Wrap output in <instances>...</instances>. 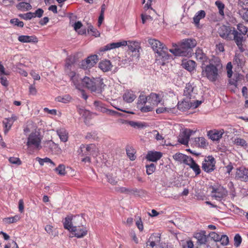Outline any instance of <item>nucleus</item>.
<instances>
[{
	"label": "nucleus",
	"mask_w": 248,
	"mask_h": 248,
	"mask_svg": "<svg viewBox=\"0 0 248 248\" xmlns=\"http://www.w3.org/2000/svg\"><path fill=\"white\" fill-rule=\"evenodd\" d=\"M242 239L240 235L238 233L236 234L234 237V245L236 247H238L240 246L242 243Z\"/></svg>",
	"instance_id": "49"
},
{
	"label": "nucleus",
	"mask_w": 248,
	"mask_h": 248,
	"mask_svg": "<svg viewBox=\"0 0 248 248\" xmlns=\"http://www.w3.org/2000/svg\"><path fill=\"white\" fill-rule=\"evenodd\" d=\"M239 14L244 20L248 22V9L240 11Z\"/></svg>",
	"instance_id": "57"
},
{
	"label": "nucleus",
	"mask_w": 248,
	"mask_h": 248,
	"mask_svg": "<svg viewBox=\"0 0 248 248\" xmlns=\"http://www.w3.org/2000/svg\"><path fill=\"white\" fill-rule=\"evenodd\" d=\"M36 160L38 161L39 164L42 166L44 165L45 163H50V167H54L56 166L55 163L51 159L47 157L44 158H41L40 157H37L36 158Z\"/></svg>",
	"instance_id": "34"
},
{
	"label": "nucleus",
	"mask_w": 248,
	"mask_h": 248,
	"mask_svg": "<svg viewBox=\"0 0 248 248\" xmlns=\"http://www.w3.org/2000/svg\"><path fill=\"white\" fill-rule=\"evenodd\" d=\"M18 40L21 43H37L38 42V38L34 35H20L18 37Z\"/></svg>",
	"instance_id": "24"
},
{
	"label": "nucleus",
	"mask_w": 248,
	"mask_h": 248,
	"mask_svg": "<svg viewBox=\"0 0 248 248\" xmlns=\"http://www.w3.org/2000/svg\"><path fill=\"white\" fill-rule=\"evenodd\" d=\"M162 156V153L157 151H149L146 156L147 160L152 162H156Z\"/></svg>",
	"instance_id": "22"
},
{
	"label": "nucleus",
	"mask_w": 248,
	"mask_h": 248,
	"mask_svg": "<svg viewBox=\"0 0 248 248\" xmlns=\"http://www.w3.org/2000/svg\"><path fill=\"white\" fill-rule=\"evenodd\" d=\"M43 13H44L43 10L41 8H39L37 10H36L34 13H33V14L34 16L33 17L34 18L36 17H37L39 18L41 17L43 15Z\"/></svg>",
	"instance_id": "64"
},
{
	"label": "nucleus",
	"mask_w": 248,
	"mask_h": 248,
	"mask_svg": "<svg viewBox=\"0 0 248 248\" xmlns=\"http://www.w3.org/2000/svg\"><path fill=\"white\" fill-rule=\"evenodd\" d=\"M123 97L125 102L129 103L134 101L136 98V95L133 91L127 90L124 93Z\"/></svg>",
	"instance_id": "25"
},
{
	"label": "nucleus",
	"mask_w": 248,
	"mask_h": 248,
	"mask_svg": "<svg viewBox=\"0 0 248 248\" xmlns=\"http://www.w3.org/2000/svg\"><path fill=\"white\" fill-rule=\"evenodd\" d=\"M94 105L96 107V109L104 113H108V109L106 108L104 104L100 101H95L94 102Z\"/></svg>",
	"instance_id": "36"
},
{
	"label": "nucleus",
	"mask_w": 248,
	"mask_h": 248,
	"mask_svg": "<svg viewBox=\"0 0 248 248\" xmlns=\"http://www.w3.org/2000/svg\"><path fill=\"white\" fill-rule=\"evenodd\" d=\"M128 48L132 52L135 51L139 47V44L138 42H129Z\"/></svg>",
	"instance_id": "44"
},
{
	"label": "nucleus",
	"mask_w": 248,
	"mask_h": 248,
	"mask_svg": "<svg viewBox=\"0 0 248 248\" xmlns=\"http://www.w3.org/2000/svg\"><path fill=\"white\" fill-rule=\"evenodd\" d=\"M54 170L60 175L64 176L66 174L65 167L63 164H60Z\"/></svg>",
	"instance_id": "41"
},
{
	"label": "nucleus",
	"mask_w": 248,
	"mask_h": 248,
	"mask_svg": "<svg viewBox=\"0 0 248 248\" xmlns=\"http://www.w3.org/2000/svg\"><path fill=\"white\" fill-rule=\"evenodd\" d=\"M234 76L235 77V79H230V83L236 86L237 81L239 80L242 78V76L237 74H234Z\"/></svg>",
	"instance_id": "59"
},
{
	"label": "nucleus",
	"mask_w": 248,
	"mask_h": 248,
	"mask_svg": "<svg viewBox=\"0 0 248 248\" xmlns=\"http://www.w3.org/2000/svg\"><path fill=\"white\" fill-rule=\"evenodd\" d=\"M194 161V160L193 159V158L189 156L185 155L182 163L190 166L191 164H192L193 163Z\"/></svg>",
	"instance_id": "50"
},
{
	"label": "nucleus",
	"mask_w": 248,
	"mask_h": 248,
	"mask_svg": "<svg viewBox=\"0 0 248 248\" xmlns=\"http://www.w3.org/2000/svg\"><path fill=\"white\" fill-rule=\"evenodd\" d=\"M212 198L221 201L228 196L227 190L220 185L216 184L209 187Z\"/></svg>",
	"instance_id": "5"
},
{
	"label": "nucleus",
	"mask_w": 248,
	"mask_h": 248,
	"mask_svg": "<svg viewBox=\"0 0 248 248\" xmlns=\"http://www.w3.org/2000/svg\"><path fill=\"white\" fill-rule=\"evenodd\" d=\"M126 152L128 157L131 160L134 161L136 159V156L135 155L136 152L133 147L127 146L126 147Z\"/></svg>",
	"instance_id": "33"
},
{
	"label": "nucleus",
	"mask_w": 248,
	"mask_h": 248,
	"mask_svg": "<svg viewBox=\"0 0 248 248\" xmlns=\"http://www.w3.org/2000/svg\"><path fill=\"white\" fill-rule=\"evenodd\" d=\"M17 8L20 11H25L31 10V5L28 2H21L16 5Z\"/></svg>",
	"instance_id": "37"
},
{
	"label": "nucleus",
	"mask_w": 248,
	"mask_h": 248,
	"mask_svg": "<svg viewBox=\"0 0 248 248\" xmlns=\"http://www.w3.org/2000/svg\"><path fill=\"white\" fill-rule=\"evenodd\" d=\"M74 58L72 56L68 57L65 60V70L69 69L74 63Z\"/></svg>",
	"instance_id": "42"
},
{
	"label": "nucleus",
	"mask_w": 248,
	"mask_h": 248,
	"mask_svg": "<svg viewBox=\"0 0 248 248\" xmlns=\"http://www.w3.org/2000/svg\"><path fill=\"white\" fill-rule=\"evenodd\" d=\"M189 167L192 169V170L194 171L196 175H199L201 172V170L200 168V166L198 165V164H197L195 161H194L193 163L191 164V165L189 166Z\"/></svg>",
	"instance_id": "45"
},
{
	"label": "nucleus",
	"mask_w": 248,
	"mask_h": 248,
	"mask_svg": "<svg viewBox=\"0 0 248 248\" xmlns=\"http://www.w3.org/2000/svg\"><path fill=\"white\" fill-rule=\"evenodd\" d=\"M138 109L143 113H146L153 111L154 107L152 105H145L138 108Z\"/></svg>",
	"instance_id": "47"
},
{
	"label": "nucleus",
	"mask_w": 248,
	"mask_h": 248,
	"mask_svg": "<svg viewBox=\"0 0 248 248\" xmlns=\"http://www.w3.org/2000/svg\"><path fill=\"white\" fill-rule=\"evenodd\" d=\"M9 161L11 163L17 165H20L22 164L21 161L18 157H10Z\"/></svg>",
	"instance_id": "58"
},
{
	"label": "nucleus",
	"mask_w": 248,
	"mask_h": 248,
	"mask_svg": "<svg viewBox=\"0 0 248 248\" xmlns=\"http://www.w3.org/2000/svg\"><path fill=\"white\" fill-rule=\"evenodd\" d=\"M232 65L231 62H229L226 65V70L227 73V76L229 78H231L232 76Z\"/></svg>",
	"instance_id": "52"
},
{
	"label": "nucleus",
	"mask_w": 248,
	"mask_h": 248,
	"mask_svg": "<svg viewBox=\"0 0 248 248\" xmlns=\"http://www.w3.org/2000/svg\"><path fill=\"white\" fill-rule=\"evenodd\" d=\"M205 15V12L203 10H200L193 17V21L196 26H199L200 20L204 18Z\"/></svg>",
	"instance_id": "29"
},
{
	"label": "nucleus",
	"mask_w": 248,
	"mask_h": 248,
	"mask_svg": "<svg viewBox=\"0 0 248 248\" xmlns=\"http://www.w3.org/2000/svg\"><path fill=\"white\" fill-rule=\"evenodd\" d=\"M149 103L157 106L160 103L163 97L162 94L151 93L149 95Z\"/></svg>",
	"instance_id": "16"
},
{
	"label": "nucleus",
	"mask_w": 248,
	"mask_h": 248,
	"mask_svg": "<svg viewBox=\"0 0 248 248\" xmlns=\"http://www.w3.org/2000/svg\"><path fill=\"white\" fill-rule=\"evenodd\" d=\"M238 5L243 8V10L248 9V0H239Z\"/></svg>",
	"instance_id": "61"
},
{
	"label": "nucleus",
	"mask_w": 248,
	"mask_h": 248,
	"mask_svg": "<svg viewBox=\"0 0 248 248\" xmlns=\"http://www.w3.org/2000/svg\"><path fill=\"white\" fill-rule=\"evenodd\" d=\"M235 177L243 181H248V169L244 167L239 168L237 169Z\"/></svg>",
	"instance_id": "15"
},
{
	"label": "nucleus",
	"mask_w": 248,
	"mask_h": 248,
	"mask_svg": "<svg viewBox=\"0 0 248 248\" xmlns=\"http://www.w3.org/2000/svg\"><path fill=\"white\" fill-rule=\"evenodd\" d=\"M98 61V59L97 55H90L80 62L79 67L83 69H90L93 67L97 62Z\"/></svg>",
	"instance_id": "10"
},
{
	"label": "nucleus",
	"mask_w": 248,
	"mask_h": 248,
	"mask_svg": "<svg viewBox=\"0 0 248 248\" xmlns=\"http://www.w3.org/2000/svg\"><path fill=\"white\" fill-rule=\"evenodd\" d=\"M127 43L126 41H123L122 42L112 43L108 44L105 46L102 47L100 48V51H106L111 50L112 49L119 48L121 46H126Z\"/></svg>",
	"instance_id": "14"
},
{
	"label": "nucleus",
	"mask_w": 248,
	"mask_h": 248,
	"mask_svg": "<svg viewBox=\"0 0 248 248\" xmlns=\"http://www.w3.org/2000/svg\"><path fill=\"white\" fill-rule=\"evenodd\" d=\"M216 163L215 159L213 156L206 157L202 162V169L204 171L210 173L215 170Z\"/></svg>",
	"instance_id": "9"
},
{
	"label": "nucleus",
	"mask_w": 248,
	"mask_h": 248,
	"mask_svg": "<svg viewBox=\"0 0 248 248\" xmlns=\"http://www.w3.org/2000/svg\"><path fill=\"white\" fill-rule=\"evenodd\" d=\"M41 140L39 133L36 132H32L29 135L27 145L28 147L33 146L39 150L41 148Z\"/></svg>",
	"instance_id": "8"
},
{
	"label": "nucleus",
	"mask_w": 248,
	"mask_h": 248,
	"mask_svg": "<svg viewBox=\"0 0 248 248\" xmlns=\"http://www.w3.org/2000/svg\"><path fill=\"white\" fill-rule=\"evenodd\" d=\"M19 220V217L17 215L14 217H5L3 219V221L5 224L13 223L17 222Z\"/></svg>",
	"instance_id": "40"
},
{
	"label": "nucleus",
	"mask_w": 248,
	"mask_h": 248,
	"mask_svg": "<svg viewBox=\"0 0 248 248\" xmlns=\"http://www.w3.org/2000/svg\"><path fill=\"white\" fill-rule=\"evenodd\" d=\"M196 45L197 42L194 39H183L179 44L178 47L170 49V51L175 56H186Z\"/></svg>",
	"instance_id": "3"
},
{
	"label": "nucleus",
	"mask_w": 248,
	"mask_h": 248,
	"mask_svg": "<svg viewBox=\"0 0 248 248\" xmlns=\"http://www.w3.org/2000/svg\"><path fill=\"white\" fill-rule=\"evenodd\" d=\"M224 133V130H219L214 129L210 130L207 132V136L213 141L218 140H220Z\"/></svg>",
	"instance_id": "18"
},
{
	"label": "nucleus",
	"mask_w": 248,
	"mask_h": 248,
	"mask_svg": "<svg viewBox=\"0 0 248 248\" xmlns=\"http://www.w3.org/2000/svg\"><path fill=\"white\" fill-rule=\"evenodd\" d=\"M194 146L205 149L208 146V142L203 137L195 138L193 140Z\"/></svg>",
	"instance_id": "21"
},
{
	"label": "nucleus",
	"mask_w": 248,
	"mask_h": 248,
	"mask_svg": "<svg viewBox=\"0 0 248 248\" xmlns=\"http://www.w3.org/2000/svg\"><path fill=\"white\" fill-rule=\"evenodd\" d=\"M20 16L25 20H30L31 18H34V16L32 12H28L26 14L22 15Z\"/></svg>",
	"instance_id": "63"
},
{
	"label": "nucleus",
	"mask_w": 248,
	"mask_h": 248,
	"mask_svg": "<svg viewBox=\"0 0 248 248\" xmlns=\"http://www.w3.org/2000/svg\"><path fill=\"white\" fill-rule=\"evenodd\" d=\"M160 241V237L158 234L153 233L151 234L147 242H146L147 246H149L154 248L156 245L159 244Z\"/></svg>",
	"instance_id": "23"
},
{
	"label": "nucleus",
	"mask_w": 248,
	"mask_h": 248,
	"mask_svg": "<svg viewBox=\"0 0 248 248\" xmlns=\"http://www.w3.org/2000/svg\"><path fill=\"white\" fill-rule=\"evenodd\" d=\"M216 51L217 53H220L224 51V45L223 43H219L216 45Z\"/></svg>",
	"instance_id": "60"
},
{
	"label": "nucleus",
	"mask_w": 248,
	"mask_h": 248,
	"mask_svg": "<svg viewBox=\"0 0 248 248\" xmlns=\"http://www.w3.org/2000/svg\"><path fill=\"white\" fill-rule=\"evenodd\" d=\"M148 43L151 46L153 50L157 53L159 56L163 58L167 59L169 57L168 49L163 43L155 39H149Z\"/></svg>",
	"instance_id": "4"
},
{
	"label": "nucleus",
	"mask_w": 248,
	"mask_h": 248,
	"mask_svg": "<svg viewBox=\"0 0 248 248\" xmlns=\"http://www.w3.org/2000/svg\"><path fill=\"white\" fill-rule=\"evenodd\" d=\"M146 173L148 175L153 174L156 169V166L154 163L146 165Z\"/></svg>",
	"instance_id": "46"
},
{
	"label": "nucleus",
	"mask_w": 248,
	"mask_h": 248,
	"mask_svg": "<svg viewBox=\"0 0 248 248\" xmlns=\"http://www.w3.org/2000/svg\"><path fill=\"white\" fill-rule=\"evenodd\" d=\"M185 156V155L182 153H177L173 156V157L176 161L182 163Z\"/></svg>",
	"instance_id": "56"
},
{
	"label": "nucleus",
	"mask_w": 248,
	"mask_h": 248,
	"mask_svg": "<svg viewBox=\"0 0 248 248\" xmlns=\"http://www.w3.org/2000/svg\"><path fill=\"white\" fill-rule=\"evenodd\" d=\"M215 4L217 6L219 10V14L221 16H224V9L225 8L224 4L220 0H217L215 2Z\"/></svg>",
	"instance_id": "43"
},
{
	"label": "nucleus",
	"mask_w": 248,
	"mask_h": 248,
	"mask_svg": "<svg viewBox=\"0 0 248 248\" xmlns=\"http://www.w3.org/2000/svg\"><path fill=\"white\" fill-rule=\"evenodd\" d=\"M149 101V97L144 95L140 94L138 100L137 102V108H139L140 107L144 106L146 104L147 101Z\"/></svg>",
	"instance_id": "35"
},
{
	"label": "nucleus",
	"mask_w": 248,
	"mask_h": 248,
	"mask_svg": "<svg viewBox=\"0 0 248 248\" xmlns=\"http://www.w3.org/2000/svg\"><path fill=\"white\" fill-rule=\"evenodd\" d=\"M236 30L234 28L225 25H222L219 27L217 33L219 36L227 41H232V35Z\"/></svg>",
	"instance_id": "6"
},
{
	"label": "nucleus",
	"mask_w": 248,
	"mask_h": 248,
	"mask_svg": "<svg viewBox=\"0 0 248 248\" xmlns=\"http://www.w3.org/2000/svg\"><path fill=\"white\" fill-rule=\"evenodd\" d=\"M182 65L184 68L189 71H192L194 70L196 66V62L192 60L183 61Z\"/></svg>",
	"instance_id": "31"
},
{
	"label": "nucleus",
	"mask_w": 248,
	"mask_h": 248,
	"mask_svg": "<svg viewBox=\"0 0 248 248\" xmlns=\"http://www.w3.org/2000/svg\"><path fill=\"white\" fill-rule=\"evenodd\" d=\"M44 146L46 150L48 149L55 154H58L61 150L59 145L51 140L46 141L44 143Z\"/></svg>",
	"instance_id": "17"
},
{
	"label": "nucleus",
	"mask_w": 248,
	"mask_h": 248,
	"mask_svg": "<svg viewBox=\"0 0 248 248\" xmlns=\"http://www.w3.org/2000/svg\"><path fill=\"white\" fill-rule=\"evenodd\" d=\"M223 246H226L229 244V238L226 235H222L219 240Z\"/></svg>",
	"instance_id": "54"
},
{
	"label": "nucleus",
	"mask_w": 248,
	"mask_h": 248,
	"mask_svg": "<svg viewBox=\"0 0 248 248\" xmlns=\"http://www.w3.org/2000/svg\"><path fill=\"white\" fill-rule=\"evenodd\" d=\"M237 29L239 31V33H241L243 35H245L248 32L247 28L241 23H239L237 25Z\"/></svg>",
	"instance_id": "48"
},
{
	"label": "nucleus",
	"mask_w": 248,
	"mask_h": 248,
	"mask_svg": "<svg viewBox=\"0 0 248 248\" xmlns=\"http://www.w3.org/2000/svg\"><path fill=\"white\" fill-rule=\"evenodd\" d=\"M101 81L94 78H90L85 77L81 80V83L84 86L92 92L96 91L99 88Z\"/></svg>",
	"instance_id": "7"
},
{
	"label": "nucleus",
	"mask_w": 248,
	"mask_h": 248,
	"mask_svg": "<svg viewBox=\"0 0 248 248\" xmlns=\"http://www.w3.org/2000/svg\"><path fill=\"white\" fill-rule=\"evenodd\" d=\"M195 237L197 239L198 243L201 245L205 244L207 242V237L204 231L196 233Z\"/></svg>",
	"instance_id": "30"
},
{
	"label": "nucleus",
	"mask_w": 248,
	"mask_h": 248,
	"mask_svg": "<svg viewBox=\"0 0 248 248\" xmlns=\"http://www.w3.org/2000/svg\"><path fill=\"white\" fill-rule=\"evenodd\" d=\"M10 23L15 26H16L17 27H23L24 26V23L23 22L20 21L17 18H14L10 20Z\"/></svg>",
	"instance_id": "53"
},
{
	"label": "nucleus",
	"mask_w": 248,
	"mask_h": 248,
	"mask_svg": "<svg viewBox=\"0 0 248 248\" xmlns=\"http://www.w3.org/2000/svg\"><path fill=\"white\" fill-rule=\"evenodd\" d=\"M6 76V75L0 74V83L4 87H7L9 85V82Z\"/></svg>",
	"instance_id": "51"
},
{
	"label": "nucleus",
	"mask_w": 248,
	"mask_h": 248,
	"mask_svg": "<svg viewBox=\"0 0 248 248\" xmlns=\"http://www.w3.org/2000/svg\"><path fill=\"white\" fill-rule=\"evenodd\" d=\"M245 58L243 54L240 53H236L233 60V63L238 67L242 68L245 63Z\"/></svg>",
	"instance_id": "19"
},
{
	"label": "nucleus",
	"mask_w": 248,
	"mask_h": 248,
	"mask_svg": "<svg viewBox=\"0 0 248 248\" xmlns=\"http://www.w3.org/2000/svg\"><path fill=\"white\" fill-rule=\"evenodd\" d=\"M202 76L206 78L210 82L217 81L223 71V65L218 57L212 56L209 60L208 64L202 66Z\"/></svg>",
	"instance_id": "1"
},
{
	"label": "nucleus",
	"mask_w": 248,
	"mask_h": 248,
	"mask_svg": "<svg viewBox=\"0 0 248 248\" xmlns=\"http://www.w3.org/2000/svg\"><path fill=\"white\" fill-rule=\"evenodd\" d=\"M196 131H193L190 129H185L179 135L178 140L182 144L187 145L189 140L190 137L194 134Z\"/></svg>",
	"instance_id": "12"
},
{
	"label": "nucleus",
	"mask_w": 248,
	"mask_h": 248,
	"mask_svg": "<svg viewBox=\"0 0 248 248\" xmlns=\"http://www.w3.org/2000/svg\"><path fill=\"white\" fill-rule=\"evenodd\" d=\"M195 57L196 60L202 63V66L205 65L206 63L209 62V59L201 49L198 48L196 49Z\"/></svg>",
	"instance_id": "20"
},
{
	"label": "nucleus",
	"mask_w": 248,
	"mask_h": 248,
	"mask_svg": "<svg viewBox=\"0 0 248 248\" xmlns=\"http://www.w3.org/2000/svg\"><path fill=\"white\" fill-rule=\"evenodd\" d=\"M210 237L216 242L219 241L221 236L215 232H212L209 234Z\"/></svg>",
	"instance_id": "62"
},
{
	"label": "nucleus",
	"mask_w": 248,
	"mask_h": 248,
	"mask_svg": "<svg viewBox=\"0 0 248 248\" xmlns=\"http://www.w3.org/2000/svg\"><path fill=\"white\" fill-rule=\"evenodd\" d=\"M83 218L79 215L68 216L63 223V227L72 233L78 238H83L87 235L88 228L82 224Z\"/></svg>",
	"instance_id": "2"
},
{
	"label": "nucleus",
	"mask_w": 248,
	"mask_h": 248,
	"mask_svg": "<svg viewBox=\"0 0 248 248\" xmlns=\"http://www.w3.org/2000/svg\"><path fill=\"white\" fill-rule=\"evenodd\" d=\"M177 106H178V108L180 110H182V111H185L187 109L191 108L190 103H189L187 101H183L181 103L179 102L178 103Z\"/></svg>",
	"instance_id": "38"
},
{
	"label": "nucleus",
	"mask_w": 248,
	"mask_h": 248,
	"mask_svg": "<svg viewBox=\"0 0 248 248\" xmlns=\"http://www.w3.org/2000/svg\"><path fill=\"white\" fill-rule=\"evenodd\" d=\"M193 87L191 84H187L184 89V95L187 99H191L193 97Z\"/></svg>",
	"instance_id": "32"
},
{
	"label": "nucleus",
	"mask_w": 248,
	"mask_h": 248,
	"mask_svg": "<svg viewBox=\"0 0 248 248\" xmlns=\"http://www.w3.org/2000/svg\"><path fill=\"white\" fill-rule=\"evenodd\" d=\"M99 67L103 72H108L111 70L112 65L110 61L105 60L99 62Z\"/></svg>",
	"instance_id": "26"
},
{
	"label": "nucleus",
	"mask_w": 248,
	"mask_h": 248,
	"mask_svg": "<svg viewBox=\"0 0 248 248\" xmlns=\"http://www.w3.org/2000/svg\"><path fill=\"white\" fill-rule=\"evenodd\" d=\"M17 117L12 114L11 117L5 118L2 121L4 126V133L6 134L11 128L14 123L17 120Z\"/></svg>",
	"instance_id": "13"
},
{
	"label": "nucleus",
	"mask_w": 248,
	"mask_h": 248,
	"mask_svg": "<svg viewBox=\"0 0 248 248\" xmlns=\"http://www.w3.org/2000/svg\"><path fill=\"white\" fill-rule=\"evenodd\" d=\"M233 143L236 146L243 147L246 149L248 147V143L242 138L240 137H236L232 140Z\"/></svg>",
	"instance_id": "28"
},
{
	"label": "nucleus",
	"mask_w": 248,
	"mask_h": 248,
	"mask_svg": "<svg viewBox=\"0 0 248 248\" xmlns=\"http://www.w3.org/2000/svg\"><path fill=\"white\" fill-rule=\"evenodd\" d=\"M88 31L90 32L95 37H98L100 35L99 32L96 29H94L93 26L89 27Z\"/></svg>",
	"instance_id": "55"
},
{
	"label": "nucleus",
	"mask_w": 248,
	"mask_h": 248,
	"mask_svg": "<svg viewBox=\"0 0 248 248\" xmlns=\"http://www.w3.org/2000/svg\"><path fill=\"white\" fill-rule=\"evenodd\" d=\"M246 38L241 33L236 30L232 35V41L233 40L237 45L238 48L241 52H243L245 50V46L244 45Z\"/></svg>",
	"instance_id": "11"
},
{
	"label": "nucleus",
	"mask_w": 248,
	"mask_h": 248,
	"mask_svg": "<svg viewBox=\"0 0 248 248\" xmlns=\"http://www.w3.org/2000/svg\"><path fill=\"white\" fill-rule=\"evenodd\" d=\"M57 134L62 141L65 142L68 140V133L65 128H62L58 129Z\"/></svg>",
	"instance_id": "27"
},
{
	"label": "nucleus",
	"mask_w": 248,
	"mask_h": 248,
	"mask_svg": "<svg viewBox=\"0 0 248 248\" xmlns=\"http://www.w3.org/2000/svg\"><path fill=\"white\" fill-rule=\"evenodd\" d=\"M71 100V97L68 94L62 96H59L56 98V100L57 101L63 103H67L69 102Z\"/></svg>",
	"instance_id": "39"
}]
</instances>
